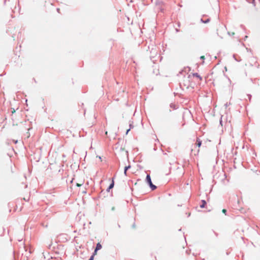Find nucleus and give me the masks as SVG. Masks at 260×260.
Wrapping results in <instances>:
<instances>
[{"instance_id": "obj_1", "label": "nucleus", "mask_w": 260, "mask_h": 260, "mask_svg": "<svg viewBox=\"0 0 260 260\" xmlns=\"http://www.w3.org/2000/svg\"><path fill=\"white\" fill-rule=\"evenodd\" d=\"M189 79L191 80V82L197 83H200L202 80V77L198 73H193L189 75Z\"/></svg>"}, {"instance_id": "obj_2", "label": "nucleus", "mask_w": 260, "mask_h": 260, "mask_svg": "<svg viewBox=\"0 0 260 260\" xmlns=\"http://www.w3.org/2000/svg\"><path fill=\"white\" fill-rule=\"evenodd\" d=\"M191 80L189 79V77L188 79H185L183 80L182 83L183 85L186 87V88L188 89L190 87L193 88L195 83H192Z\"/></svg>"}, {"instance_id": "obj_3", "label": "nucleus", "mask_w": 260, "mask_h": 260, "mask_svg": "<svg viewBox=\"0 0 260 260\" xmlns=\"http://www.w3.org/2000/svg\"><path fill=\"white\" fill-rule=\"evenodd\" d=\"M146 181L147 183L149 184V186L151 188L152 190H154L156 188V186L153 185L152 183L151 178L149 175H147L146 178Z\"/></svg>"}, {"instance_id": "obj_4", "label": "nucleus", "mask_w": 260, "mask_h": 260, "mask_svg": "<svg viewBox=\"0 0 260 260\" xmlns=\"http://www.w3.org/2000/svg\"><path fill=\"white\" fill-rule=\"evenodd\" d=\"M102 246L101 244L100 243H98L96 244V248L94 250V253H93L94 255L96 254L97 251L99 250H100L102 248Z\"/></svg>"}, {"instance_id": "obj_5", "label": "nucleus", "mask_w": 260, "mask_h": 260, "mask_svg": "<svg viewBox=\"0 0 260 260\" xmlns=\"http://www.w3.org/2000/svg\"><path fill=\"white\" fill-rule=\"evenodd\" d=\"M202 145V141L199 139L197 138L196 140V142L194 144V145L198 148L200 147Z\"/></svg>"}, {"instance_id": "obj_6", "label": "nucleus", "mask_w": 260, "mask_h": 260, "mask_svg": "<svg viewBox=\"0 0 260 260\" xmlns=\"http://www.w3.org/2000/svg\"><path fill=\"white\" fill-rule=\"evenodd\" d=\"M114 180L113 179L112 183L110 185L108 188L107 189V191H109L110 190L114 187Z\"/></svg>"}, {"instance_id": "obj_7", "label": "nucleus", "mask_w": 260, "mask_h": 260, "mask_svg": "<svg viewBox=\"0 0 260 260\" xmlns=\"http://www.w3.org/2000/svg\"><path fill=\"white\" fill-rule=\"evenodd\" d=\"M206 205V202L205 200L202 201V204L200 205L201 208H203L205 207V205Z\"/></svg>"}, {"instance_id": "obj_8", "label": "nucleus", "mask_w": 260, "mask_h": 260, "mask_svg": "<svg viewBox=\"0 0 260 260\" xmlns=\"http://www.w3.org/2000/svg\"><path fill=\"white\" fill-rule=\"evenodd\" d=\"M170 107H171L172 108H173V109H176V106H175V104H171L170 105Z\"/></svg>"}, {"instance_id": "obj_9", "label": "nucleus", "mask_w": 260, "mask_h": 260, "mask_svg": "<svg viewBox=\"0 0 260 260\" xmlns=\"http://www.w3.org/2000/svg\"><path fill=\"white\" fill-rule=\"evenodd\" d=\"M209 20H210L209 19H207L205 20H202L203 22L205 23H206L209 22Z\"/></svg>"}, {"instance_id": "obj_10", "label": "nucleus", "mask_w": 260, "mask_h": 260, "mask_svg": "<svg viewBox=\"0 0 260 260\" xmlns=\"http://www.w3.org/2000/svg\"><path fill=\"white\" fill-rule=\"evenodd\" d=\"M83 184V182H81V183H77V184H76V185H77V186H78V187H80V186H81V185H82V184Z\"/></svg>"}, {"instance_id": "obj_11", "label": "nucleus", "mask_w": 260, "mask_h": 260, "mask_svg": "<svg viewBox=\"0 0 260 260\" xmlns=\"http://www.w3.org/2000/svg\"><path fill=\"white\" fill-rule=\"evenodd\" d=\"M222 212L223 213H224V214H226V209H223L222 210Z\"/></svg>"}, {"instance_id": "obj_12", "label": "nucleus", "mask_w": 260, "mask_h": 260, "mask_svg": "<svg viewBox=\"0 0 260 260\" xmlns=\"http://www.w3.org/2000/svg\"><path fill=\"white\" fill-rule=\"evenodd\" d=\"M94 254L90 257V258H89V260H93V258H94Z\"/></svg>"}, {"instance_id": "obj_13", "label": "nucleus", "mask_w": 260, "mask_h": 260, "mask_svg": "<svg viewBox=\"0 0 260 260\" xmlns=\"http://www.w3.org/2000/svg\"><path fill=\"white\" fill-rule=\"evenodd\" d=\"M131 168V166H126L124 168H125V170H128V169H129Z\"/></svg>"}, {"instance_id": "obj_14", "label": "nucleus", "mask_w": 260, "mask_h": 260, "mask_svg": "<svg viewBox=\"0 0 260 260\" xmlns=\"http://www.w3.org/2000/svg\"><path fill=\"white\" fill-rule=\"evenodd\" d=\"M127 170H125V168H124V175H125V176H126V175H127V174H126Z\"/></svg>"}, {"instance_id": "obj_15", "label": "nucleus", "mask_w": 260, "mask_h": 260, "mask_svg": "<svg viewBox=\"0 0 260 260\" xmlns=\"http://www.w3.org/2000/svg\"><path fill=\"white\" fill-rule=\"evenodd\" d=\"M200 58H201V59L204 60V59H205V56H204V55L201 56L200 57Z\"/></svg>"}, {"instance_id": "obj_16", "label": "nucleus", "mask_w": 260, "mask_h": 260, "mask_svg": "<svg viewBox=\"0 0 260 260\" xmlns=\"http://www.w3.org/2000/svg\"><path fill=\"white\" fill-rule=\"evenodd\" d=\"M200 152V149H198L197 151V153L194 154L195 155H198Z\"/></svg>"}, {"instance_id": "obj_17", "label": "nucleus", "mask_w": 260, "mask_h": 260, "mask_svg": "<svg viewBox=\"0 0 260 260\" xmlns=\"http://www.w3.org/2000/svg\"><path fill=\"white\" fill-rule=\"evenodd\" d=\"M15 112V110L13 109L12 111V114L14 113Z\"/></svg>"}, {"instance_id": "obj_18", "label": "nucleus", "mask_w": 260, "mask_h": 260, "mask_svg": "<svg viewBox=\"0 0 260 260\" xmlns=\"http://www.w3.org/2000/svg\"><path fill=\"white\" fill-rule=\"evenodd\" d=\"M57 12H58V13H60V9L58 8V9H57Z\"/></svg>"}, {"instance_id": "obj_19", "label": "nucleus", "mask_w": 260, "mask_h": 260, "mask_svg": "<svg viewBox=\"0 0 260 260\" xmlns=\"http://www.w3.org/2000/svg\"><path fill=\"white\" fill-rule=\"evenodd\" d=\"M129 130H130L129 129L127 130L126 133V134H127V133H128V132H129Z\"/></svg>"}, {"instance_id": "obj_20", "label": "nucleus", "mask_w": 260, "mask_h": 260, "mask_svg": "<svg viewBox=\"0 0 260 260\" xmlns=\"http://www.w3.org/2000/svg\"><path fill=\"white\" fill-rule=\"evenodd\" d=\"M3 233H2L1 234H0V236H3Z\"/></svg>"}]
</instances>
